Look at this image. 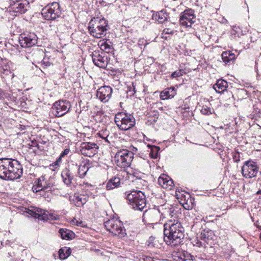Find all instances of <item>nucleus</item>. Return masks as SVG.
Returning <instances> with one entry per match:
<instances>
[{
	"label": "nucleus",
	"instance_id": "nucleus-1",
	"mask_svg": "<svg viewBox=\"0 0 261 261\" xmlns=\"http://www.w3.org/2000/svg\"><path fill=\"white\" fill-rule=\"evenodd\" d=\"M164 240L168 245L176 246L184 238V228L177 220H169L164 224Z\"/></svg>",
	"mask_w": 261,
	"mask_h": 261
},
{
	"label": "nucleus",
	"instance_id": "nucleus-2",
	"mask_svg": "<svg viewBox=\"0 0 261 261\" xmlns=\"http://www.w3.org/2000/svg\"><path fill=\"white\" fill-rule=\"evenodd\" d=\"M22 165L16 160L10 158L0 159V177L4 179L14 180L22 174Z\"/></svg>",
	"mask_w": 261,
	"mask_h": 261
},
{
	"label": "nucleus",
	"instance_id": "nucleus-3",
	"mask_svg": "<svg viewBox=\"0 0 261 261\" xmlns=\"http://www.w3.org/2000/svg\"><path fill=\"white\" fill-rule=\"evenodd\" d=\"M108 23L104 18L94 17L89 23L90 34L97 38H101L106 35Z\"/></svg>",
	"mask_w": 261,
	"mask_h": 261
},
{
	"label": "nucleus",
	"instance_id": "nucleus-4",
	"mask_svg": "<svg viewBox=\"0 0 261 261\" xmlns=\"http://www.w3.org/2000/svg\"><path fill=\"white\" fill-rule=\"evenodd\" d=\"M128 204L134 210L143 211L146 206V200L144 193L141 191H132L125 193Z\"/></svg>",
	"mask_w": 261,
	"mask_h": 261
},
{
	"label": "nucleus",
	"instance_id": "nucleus-5",
	"mask_svg": "<svg viewBox=\"0 0 261 261\" xmlns=\"http://www.w3.org/2000/svg\"><path fill=\"white\" fill-rule=\"evenodd\" d=\"M115 122L120 129L126 130L135 126L136 120L132 115L120 112L115 115Z\"/></svg>",
	"mask_w": 261,
	"mask_h": 261
},
{
	"label": "nucleus",
	"instance_id": "nucleus-6",
	"mask_svg": "<svg viewBox=\"0 0 261 261\" xmlns=\"http://www.w3.org/2000/svg\"><path fill=\"white\" fill-rule=\"evenodd\" d=\"M105 226L110 232L122 238L126 234L122 222L119 219L113 218L105 222Z\"/></svg>",
	"mask_w": 261,
	"mask_h": 261
},
{
	"label": "nucleus",
	"instance_id": "nucleus-7",
	"mask_svg": "<svg viewBox=\"0 0 261 261\" xmlns=\"http://www.w3.org/2000/svg\"><path fill=\"white\" fill-rule=\"evenodd\" d=\"M134 158L133 152L127 149L118 151L114 157V160L117 166L121 168L129 167Z\"/></svg>",
	"mask_w": 261,
	"mask_h": 261
},
{
	"label": "nucleus",
	"instance_id": "nucleus-8",
	"mask_svg": "<svg viewBox=\"0 0 261 261\" xmlns=\"http://www.w3.org/2000/svg\"><path fill=\"white\" fill-rule=\"evenodd\" d=\"M55 185L54 178L50 177L41 176L35 182V184L32 187L34 192L37 193L42 191H51Z\"/></svg>",
	"mask_w": 261,
	"mask_h": 261
},
{
	"label": "nucleus",
	"instance_id": "nucleus-9",
	"mask_svg": "<svg viewBox=\"0 0 261 261\" xmlns=\"http://www.w3.org/2000/svg\"><path fill=\"white\" fill-rule=\"evenodd\" d=\"M162 217L163 218L166 217L164 214L162 213L159 208L154 207L145 211L143 215V220L147 223L155 224L157 223Z\"/></svg>",
	"mask_w": 261,
	"mask_h": 261
},
{
	"label": "nucleus",
	"instance_id": "nucleus-10",
	"mask_svg": "<svg viewBox=\"0 0 261 261\" xmlns=\"http://www.w3.org/2000/svg\"><path fill=\"white\" fill-rule=\"evenodd\" d=\"M38 37L34 33L21 34L19 38L20 46L24 48H29L35 45L37 43Z\"/></svg>",
	"mask_w": 261,
	"mask_h": 261
},
{
	"label": "nucleus",
	"instance_id": "nucleus-11",
	"mask_svg": "<svg viewBox=\"0 0 261 261\" xmlns=\"http://www.w3.org/2000/svg\"><path fill=\"white\" fill-rule=\"evenodd\" d=\"M259 170V167L256 163L251 161H246L242 168L243 175L246 178H252L255 176Z\"/></svg>",
	"mask_w": 261,
	"mask_h": 261
},
{
	"label": "nucleus",
	"instance_id": "nucleus-12",
	"mask_svg": "<svg viewBox=\"0 0 261 261\" xmlns=\"http://www.w3.org/2000/svg\"><path fill=\"white\" fill-rule=\"evenodd\" d=\"M70 107V103L67 100L56 101L53 107L54 114L56 117H61L69 111Z\"/></svg>",
	"mask_w": 261,
	"mask_h": 261
},
{
	"label": "nucleus",
	"instance_id": "nucleus-13",
	"mask_svg": "<svg viewBox=\"0 0 261 261\" xmlns=\"http://www.w3.org/2000/svg\"><path fill=\"white\" fill-rule=\"evenodd\" d=\"M43 14L47 20H54L61 15L59 4L57 2H54L45 8Z\"/></svg>",
	"mask_w": 261,
	"mask_h": 261
},
{
	"label": "nucleus",
	"instance_id": "nucleus-14",
	"mask_svg": "<svg viewBox=\"0 0 261 261\" xmlns=\"http://www.w3.org/2000/svg\"><path fill=\"white\" fill-rule=\"evenodd\" d=\"M98 147L94 143L83 142L80 146L81 153L85 156L92 157L97 153Z\"/></svg>",
	"mask_w": 261,
	"mask_h": 261
},
{
	"label": "nucleus",
	"instance_id": "nucleus-15",
	"mask_svg": "<svg viewBox=\"0 0 261 261\" xmlns=\"http://www.w3.org/2000/svg\"><path fill=\"white\" fill-rule=\"evenodd\" d=\"M92 61L94 64L102 68L107 67L108 64V58L104 52L94 51L92 54Z\"/></svg>",
	"mask_w": 261,
	"mask_h": 261
},
{
	"label": "nucleus",
	"instance_id": "nucleus-16",
	"mask_svg": "<svg viewBox=\"0 0 261 261\" xmlns=\"http://www.w3.org/2000/svg\"><path fill=\"white\" fill-rule=\"evenodd\" d=\"M29 3L26 0L13 1L10 6V10L15 13H24L29 7Z\"/></svg>",
	"mask_w": 261,
	"mask_h": 261
},
{
	"label": "nucleus",
	"instance_id": "nucleus-17",
	"mask_svg": "<svg viewBox=\"0 0 261 261\" xmlns=\"http://www.w3.org/2000/svg\"><path fill=\"white\" fill-rule=\"evenodd\" d=\"M195 17L191 10L185 11L180 17V24L186 27H191L195 22Z\"/></svg>",
	"mask_w": 261,
	"mask_h": 261
},
{
	"label": "nucleus",
	"instance_id": "nucleus-18",
	"mask_svg": "<svg viewBox=\"0 0 261 261\" xmlns=\"http://www.w3.org/2000/svg\"><path fill=\"white\" fill-rule=\"evenodd\" d=\"M113 90L110 86H102L97 91L96 96L102 102H107L111 97Z\"/></svg>",
	"mask_w": 261,
	"mask_h": 261
},
{
	"label": "nucleus",
	"instance_id": "nucleus-19",
	"mask_svg": "<svg viewBox=\"0 0 261 261\" xmlns=\"http://www.w3.org/2000/svg\"><path fill=\"white\" fill-rule=\"evenodd\" d=\"M122 176H124V175H122V173L118 174L110 178L107 183V190H110L119 187L122 183L121 181Z\"/></svg>",
	"mask_w": 261,
	"mask_h": 261
},
{
	"label": "nucleus",
	"instance_id": "nucleus-20",
	"mask_svg": "<svg viewBox=\"0 0 261 261\" xmlns=\"http://www.w3.org/2000/svg\"><path fill=\"white\" fill-rule=\"evenodd\" d=\"M28 213L32 217L41 220L49 219L48 212L39 208H35L34 210H29Z\"/></svg>",
	"mask_w": 261,
	"mask_h": 261
},
{
	"label": "nucleus",
	"instance_id": "nucleus-21",
	"mask_svg": "<svg viewBox=\"0 0 261 261\" xmlns=\"http://www.w3.org/2000/svg\"><path fill=\"white\" fill-rule=\"evenodd\" d=\"M159 184L164 189H171L173 181L168 175L163 174L158 178Z\"/></svg>",
	"mask_w": 261,
	"mask_h": 261
},
{
	"label": "nucleus",
	"instance_id": "nucleus-22",
	"mask_svg": "<svg viewBox=\"0 0 261 261\" xmlns=\"http://www.w3.org/2000/svg\"><path fill=\"white\" fill-rule=\"evenodd\" d=\"M88 198L87 196L82 194H75L71 201L77 207L83 206L88 201Z\"/></svg>",
	"mask_w": 261,
	"mask_h": 261
},
{
	"label": "nucleus",
	"instance_id": "nucleus-23",
	"mask_svg": "<svg viewBox=\"0 0 261 261\" xmlns=\"http://www.w3.org/2000/svg\"><path fill=\"white\" fill-rule=\"evenodd\" d=\"M64 182L67 186L70 185L74 180V175L68 169H64L61 174Z\"/></svg>",
	"mask_w": 261,
	"mask_h": 261
},
{
	"label": "nucleus",
	"instance_id": "nucleus-24",
	"mask_svg": "<svg viewBox=\"0 0 261 261\" xmlns=\"http://www.w3.org/2000/svg\"><path fill=\"white\" fill-rule=\"evenodd\" d=\"M176 94V90L174 87L165 89L161 92L160 98L162 100L173 98Z\"/></svg>",
	"mask_w": 261,
	"mask_h": 261
},
{
	"label": "nucleus",
	"instance_id": "nucleus-25",
	"mask_svg": "<svg viewBox=\"0 0 261 261\" xmlns=\"http://www.w3.org/2000/svg\"><path fill=\"white\" fill-rule=\"evenodd\" d=\"M228 87L227 82L222 79H219L217 83L214 85L213 88L218 93H222Z\"/></svg>",
	"mask_w": 261,
	"mask_h": 261
},
{
	"label": "nucleus",
	"instance_id": "nucleus-26",
	"mask_svg": "<svg viewBox=\"0 0 261 261\" xmlns=\"http://www.w3.org/2000/svg\"><path fill=\"white\" fill-rule=\"evenodd\" d=\"M221 56L223 61L226 64L228 63L231 61H234L236 59L235 55L231 51H226L223 52Z\"/></svg>",
	"mask_w": 261,
	"mask_h": 261
},
{
	"label": "nucleus",
	"instance_id": "nucleus-27",
	"mask_svg": "<svg viewBox=\"0 0 261 261\" xmlns=\"http://www.w3.org/2000/svg\"><path fill=\"white\" fill-rule=\"evenodd\" d=\"M71 250L70 248L64 247L61 248L59 251V256L60 259H65L71 254Z\"/></svg>",
	"mask_w": 261,
	"mask_h": 261
},
{
	"label": "nucleus",
	"instance_id": "nucleus-28",
	"mask_svg": "<svg viewBox=\"0 0 261 261\" xmlns=\"http://www.w3.org/2000/svg\"><path fill=\"white\" fill-rule=\"evenodd\" d=\"M213 234V232L212 230L210 231H204L201 232L200 234V238L204 242L208 243L209 241L212 239V235Z\"/></svg>",
	"mask_w": 261,
	"mask_h": 261
},
{
	"label": "nucleus",
	"instance_id": "nucleus-29",
	"mask_svg": "<svg viewBox=\"0 0 261 261\" xmlns=\"http://www.w3.org/2000/svg\"><path fill=\"white\" fill-rule=\"evenodd\" d=\"M61 238L63 239L68 240L71 239L72 237L73 233L67 229L61 228L59 230Z\"/></svg>",
	"mask_w": 261,
	"mask_h": 261
},
{
	"label": "nucleus",
	"instance_id": "nucleus-30",
	"mask_svg": "<svg viewBox=\"0 0 261 261\" xmlns=\"http://www.w3.org/2000/svg\"><path fill=\"white\" fill-rule=\"evenodd\" d=\"M155 18L160 23H163L167 20V14L164 11H161L156 14Z\"/></svg>",
	"mask_w": 261,
	"mask_h": 261
},
{
	"label": "nucleus",
	"instance_id": "nucleus-31",
	"mask_svg": "<svg viewBox=\"0 0 261 261\" xmlns=\"http://www.w3.org/2000/svg\"><path fill=\"white\" fill-rule=\"evenodd\" d=\"M98 44L100 45L101 49L104 51V53H108L111 51V46L107 41H101Z\"/></svg>",
	"mask_w": 261,
	"mask_h": 261
},
{
	"label": "nucleus",
	"instance_id": "nucleus-32",
	"mask_svg": "<svg viewBox=\"0 0 261 261\" xmlns=\"http://www.w3.org/2000/svg\"><path fill=\"white\" fill-rule=\"evenodd\" d=\"M89 167L85 164L81 165L79 167L78 174L81 178H83L88 171Z\"/></svg>",
	"mask_w": 261,
	"mask_h": 261
},
{
	"label": "nucleus",
	"instance_id": "nucleus-33",
	"mask_svg": "<svg viewBox=\"0 0 261 261\" xmlns=\"http://www.w3.org/2000/svg\"><path fill=\"white\" fill-rule=\"evenodd\" d=\"M255 69L257 75H261V54L255 62Z\"/></svg>",
	"mask_w": 261,
	"mask_h": 261
},
{
	"label": "nucleus",
	"instance_id": "nucleus-34",
	"mask_svg": "<svg viewBox=\"0 0 261 261\" xmlns=\"http://www.w3.org/2000/svg\"><path fill=\"white\" fill-rule=\"evenodd\" d=\"M160 150L159 147L151 146V149L149 153L150 156L152 159H156L158 157V152Z\"/></svg>",
	"mask_w": 261,
	"mask_h": 261
},
{
	"label": "nucleus",
	"instance_id": "nucleus-35",
	"mask_svg": "<svg viewBox=\"0 0 261 261\" xmlns=\"http://www.w3.org/2000/svg\"><path fill=\"white\" fill-rule=\"evenodd\" d=\"M213 110L206 106H204L202 107L201 112L204 115H210L212 114Z\"/></svg>",
	"mask_w": 261,
	"mask_h": 261
},
{
	"label": "nucleus",
	"instance_id": "nucleus-36",
	"mask_svg": "<svg viewBox=\"0 0 261 261\" xmlns=\"http://www.w3.org/2000/svg\"><path fill=\"white\" fill-rule=\"evenodd\" d=\"M238 94L242 98H246L248 97V92L244 89H239L238 91Z\"/></svg>",
	"mask_w": 261,
	"mask_h": 261
},
{
	"label": "nucleus",
	"instance_id": "nucleus-37",
	"mask_svg": "<svg viewBox=\"0 0 261 261\" xmlns=\"http://www.w3.org/2000/svg\"><path fill=\"white\" fill-rule=\"evenodd\" d=\"M254 111L253 112V117L257 118V117H260V115L261 114L260 109L256 107V106H253Z\"/></svg>",
	"mask_w": 261,
	"mask_h": 261
},
{
	"label": "nucleus",
	"instance_id": "nucleus-38",
	"mask_svg": "<svg viewBox=\"0 0 261 261\" xmlns=\"http://www.w3.org/2000/svg\"><path fill=\"white\" fill-rule=\"evenodd\" d=\"M155 238L154 237H153V236L150 237L148 240L147 241V243H148L147 245L150 247H154L155 244L154 243V241H155Z\"/></svg>",
	"mask_w": 261,
	"mask_h": 261
},
{
	"label": "nucleus",
	"instance_id": "nucleus-39",
	"mask_svg": "<svg viewBox=\"0 0 261 261\" xmlns=\"http://www.w3.org/2000/svg\"><path fill=\"white\" fill-rule=\"evenodd\" d=\"M181 75H182V72L180 70H176V71L173 72L172 73L171 77L172 78H175V77H179Z\"/></svg>",
	"mask_w": 261,
	"mask_h": 261
},
{
	"label": "nucleus",
	"instance_id": "nucleus-40",
	"mask_svg": "<svg viewBox=\"0 0 261 261\" xmlns=\"http://www.w3.org/2000/svg\"><path fill=\"white\" fill-rule=\"evenodd\" d=\"M10 94L8 93H5L2 89H0V99H4L6 98H9Z\"/></svg>",
	"mask_w": 261,
	"mask_h": 261
},
{
	"label": "nucleus",
	"instance_id": "nucleus-41",
	"mask_svg": "<svg viewBox=\"0 0 261 261\" xmlns=\"http://www.w3.org/2000/svg\"><path fill=\"white\" fill-rule=\"evenodd\" d=\"M73 224L80 226H83L84 225L83 221L80 220H76V219L74 218L72 220Z\"/></svg>",
	"mask_w": 261,
	"mask_h": 261
},
{
	"label": "nucleus",
	"instance_id": "nucleus-42",
	"mask_svg": "<svg viewBox=\"0 0 261 261\" xmlns=\"http://www.w3.org/2000/svg\"><path fill=\"white\" fill-rule=\"evenodd\" d=\"M173 33H174V31L173 30H171L169 28L165 29L163 30V34H173Z\"/></svg>",
	"mask_w": 261,
	"mask_h": 261
},
{
	"label": "nucleus",
	"instance_id": "nucleus-43",
	"mask_svg": "<svg viewBox=\"0 0 261 261\" xmlns=\"http://www.w3.org/2000/svg\"><path fill=\"white\" fill-rule=\"evenodd\" d=\"M239 153L236 152L233 155V159L235 160L236 162H238L240 161L239 159Z\"/></svg>",
	"mask_w": 261,
	"mask_h": 261
},
{
	"label": "nucleus",
	"instance_id": "nucleus-44",
	"mask_svg": "<svg viewBox=\"0 0 261 261\" xmlns=\"http://www.w3.org/2000/svg\"><path fill=\"white\" fill-rule=\"evenodd\" d=\"M69 152V149H65L61 153L60 157L62 158L64 156L67 155Z\"/></svg>",
	"mask_w": 261,
	"mask_h": 261
},
{
	"label": "nucleus",
	"instance_id": "nucleus-45",
	"mask_svg": "<svg viewBox=\"0 0 261 261\" xmlns=\"http://www.w3.org/2000/svg\"><path fill=\"white\" fill-rule=\"evenodd\" d=\"M144 261H152V258L150 257L147 256L146 258L144 259Z\"/></svg>",
	"mask_w": 261,
	"mask_h": 261
},
{
	"label": "nucleus",
	"instance_id": "nucleus-46",
	"mask_svg": "<svg viewBox=\"0 0 261 261\" xmlns=\"http://www.w3.org/2000/svg\"><path fill=\"white\" fill-rule=\"evenodd\" d=\"M184 207L187 210H189L191 208V206L188 205L187 204H186V205H184Z\"/></svg>",
	"mask_w": 261,
	"mask_h": 261
},
{
	"label": "nucleus",
	"instance_id": "nucleus-47",
	"mask_svg": "<svg viewBox=\"0 0 261 261\" xmlns=\"http://www.w3.org/2000/svg\"><path fill=\"white\" fill-rule=\"evenodd\" d=\"M256 194L257 195H259V194H261V189L258 190L257 192H256Z\"/></svg>",
	"mask_w": 261,
	"mask_h": 261
},
{
	"label": "nucleus",
	"instance_id": "nucleus-48",
	"mask_svg": "<svg viewBox=\"0 0 261 261\" xmlns=\"http://www.w3.org/2000/svg\"><path fill=\"white\" fill-rule=\"evenodd\" d=\"M201 245H201V243H200V244L198 245V246H201Z\"/></svg>",
	"mask_w": 261,
	"mask_h": 261
},
{
	"label": "nucleus",
	"instance_id": "nucleus-49",
	"mask_svg": "<svg viewBox=\"0 0 261 261\" xmlns=\"http://www.w3.org/2000/svg\"><path fill=\"white\" fill-rule=\"evenodd\" d=\"M260 174H261V171H260Z\"/></svg>",
	"mask_w": 261,
	"mask_h": 261
}]
</instances>
